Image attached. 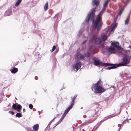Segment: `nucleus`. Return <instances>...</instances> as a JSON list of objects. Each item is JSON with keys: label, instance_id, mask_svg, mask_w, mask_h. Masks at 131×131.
<instances>
[{"label": "nucleus", "instance_id": "f257e3e1", "mask_svg": "<svg viewBox=\"0 0 131 131\" xmlns=\"http://www.w3.org/2000/svg\"><path fill=\"white\" fill-rule=\"evenodd\" d=\"M96 9L95 7L93 8L91 10V12L86 17L85 21L88 23L90 19V21H92V23L94 22L95 17V16L94 14Z\"/></svg>", "mask_w": 131, "mask_h": 131}, {"label": "nucleus", "instance_id": "f03ea898", "mask_svg": "<svg viewBox=\"0 0 131 131\" xmlns=\"http://www.w3.org/2000/svg\"><path fill=\"white\" fill-rule=\"evenodd\" d=\"M92 24H93V27L96 29L97 31H99L102 27L103 22L102 20L96 18L95 21H94V23Z\"/></svg>", "mask_w": 131, "mask_h": 131}, {"label": "nucleus", "instance_id": "7ed1b4c3", "mask_svg": "<svg viewBox=\"0 0 131 131\" xmlns=\"http://www.w3.org/2000/svg\"><path fill=\"white\" fill-rule=\"evenodd\" d=\"M92 90H93L95 94L102 93L105 91V89L100 86L93 85L92 87Z\"/></svg>", "mask_w": 131, "mask_h": 131}, {"label": "nucleus", "instance_id": "20e7f679", "mask_svg": "<svg viewBox=\"0 0 131 131\" xmlns=\"http://www.w3.org/2000/svg\"><path fill=\"white\" fill-rule=\"evenodd\" d=\"M131 57V56H130L129 59L128 58V56L127 55H125L123 58L122 59V62L118 64H117L118 67L124 66L126 64L129 63Z\"/></svg>", "mask_w": 131, "mask_h": 131}, {"label": "nucleus", "instance_id": "39448f33", "mask_svg": "<svg viewBox=\"0 0 131 131\" xmlns=\"http://www.w3.org/2000/svg\"><path fill=\"white\" fill-rule=\"evenodd\" d=\"M81 64V63L80 62H77L73 66L72 70L76 72L80 68Z\"/></svg>", "mask_w": 131, "mask_h": 131}, {"label": "nucleus", "instance_id": "423d86ee", "mask_svg": "<svg viewBox=\"0 0 131 131\" xmlns=\"http://www.w3.org/2000/svg\"><path fill=\"white\" fill-rule=\"evenodd\" d=\"M92 39L95 43L96 45L100 44L101 42V41L100 38H98L96 34H94L92 36Z\"/></svg>", "mask_w": 131, "mask_h": 131}, {"label": "nucleus", "instance_id": "0eeeda50", "mask_svg": "<svg viewBox=\"0 0 131 131\" xmlns=\"http://www.w3.org/2000/svg\"><path fill=\"white\" fill-rule=\"evenodd\" d=\"M96 119V116H91L90 117V119L89 121H87L83 123V125H88V124L93 122Z\"/></svg>", "mask_w": 131, "mask_h": 131}, {"label": "nucleus", "instance_id": "6e6552de", "mask_svg": "<svg viewBox=\"0 0 131 131\" xmlns=\"http://www.w3.org/2000/svg\"><path fill=\"white\" fill-rule=\"evenodd\" d=\"M61 17V14H56L54 17V19H56V20L54 24V26H56L57 25V24L59 21L60 20Z\"/></svg>", "mask_w": 131, "mask_h": 131}, {"label": "nucleus", "instance_id": "1a4fd4ad", "mask_svg": "<svg viewBox=\"0 0 131 131\" xmlns=\"http://www.w3.org/2000/svg\"><path fill=\"white\" fill-rule=\"evenodd\" d=\"M111 42V45L113 46V47H114L115 48H116L118 49H121V47L119 46V43L118 42H113L112 41Z\"/></svg>", "mask_w": 131, "mask_h": 131}, {"label": "nucleus", "instance_id": "9d476101", "mask_svg": "<svg viewBox=\"0 0 131 131\" xmlns=\"http://www.w3.org/2000/svg\"><path fill=\"white\" fill-rule=\"evenodd\" d=\"M119 49V52L122 54L123 55H124L125 56L126 55H127L128 56V51L124 49L123 48Z\"/></svg>", "mask_w": 131, "mask_h": 131}, {"label": "nucleus", "instance_id": "9b49d317", "mask_svg": "<svg viewBox=\"0 0 131 131\" xmlns=\"http://www.w3.org/2000/svg\"><path fill=\"white\" fill-rule=\"evenodd\" d=\"M113 116H111L110 115L109 116H107L106 117L104 118L99 123L97 124H99V125L98 126L96 127V129H97V128H98V127L103 122H104V121H105L106 120H107V119H108L111 118L113 117Z\"/></svg>", "mask_w": 131, "mask_h": 131}, {"label": "nucleus", "instance_id": "f8f14e48", "mask_svg": "<svg viewBox=\"0 0 131 131\" xmlns=\"http://www.w3.org/2000/svg\"><path fill=\"white\" fill-rule=\"evenodd\" d=\"M93 60L94 61V64L95 65L97 66L100 63V60L97 58L94 57L93 58Z\"/></svg>", "mask_w": 131, "mask_h": 131}, {"label": "nucleus", "instance_id": "ddd939ff", "mask_svg": "<svg viewBox=\"0 0 131 131\" xmlns=\"http://www.w3.org/2000/svg\"><path fill=\"white\" fill-rule=\"evenodd\" d=\"M111 66L106 68V69L110 70L111 69H115L118 67L117 64H112Z\"/></svg>", "mask_w": 131, "mask_h": 131}, {"label": "nucleus", "instance_id": "4468645a", "mask_svg": "<svg viewBox=\"0 0 131 131\" xmlns=\"http://www.w3.org/2000/svg\"><path fill=\"white\" fill-rule=\"evenodd\" d=\"M76 57L77 58L81 60L83 59L84 58V57L82 54L79 53L77 54Z\"/></svg>", "mask_w": 131, "mask_h": 131}, {"label": "nucleus", "instance_id": "2eb2a0df", "mask_svg": "<svg viewBox=\"0 0 131 131\" xmlns=\"http://www.w3.org/2000/svg\"><path fill=\"white\" fill-rule=\"evenodd\" d=\"M104 10L103 9L102 10L100 13L97 16L96 18L102 20L101 16L104 13Z\"/></svg>", "mask_w": 131, "mask_h": 131}, {"label": "nucleus", "instance_id": "dca6fc26", "mask_svg": "<svg viewBox=\"0 0 131 131\" xmlns=\"http://www.w3.org/2000/svg\"><path fill=\"white\" fill-rule=\"evenodd\" d=\"M99 4V2L98 0H92V4L93 6H97Z\"/></svg>", "mask_w": 131, "mask_h": 131}, {"label": "nucleus", "instance_id": "f3484780", "mask_svg": "<svg viewBox=\"0 0 131 131\" xmlns=\"http://www.w3.org/2000/svg\"><path fill=\"white\" fill-rule=\"evenodd\" d=\"M95 114L94 115V116H96V118H97V116L99 115L100 114L101 111L100 110H99L98 108H97L95 110Z\"/></svg>", "mask_w": 131, "mask_h": 131}, {"label": "nucleus", "instance_id": "a211bd4d", "mask_svg": "<svg viewBox=\"0 0 131 131\" xmlns=\"http://www.w3.org/2000/svg\"><path fill=\"white\" fill-rule=\"evenodd\" d=\"M5 15L6 16H8L11 15L12 14V12L11 9L7 10L5 13Z\"/></svg>", "mask_w": 131, "mask_h": 131}, {"label": "nucleus", "instance_id": "6ab92c4d", "mask_svg": "<svg viewBox=\"0 0 131 131\" xmlns=\"http://www.w3.org/2000/svg\"><path fill=\"white\" fill-rule=\"evenodd\" d=\"M72 107V106L70 105L67 108V109L65 110L64 113L67 114L69 112L70 110L71 109Z\"/></svg>", "mask_w": 131, "mask_h": 131}, {"label": "nucleus", "instance_id": "aec40b11", "mask_svg": "<svg viewBox=\"0 0 131 131\" xmlns=\"http://www.w3.org/2000/svg\"><path fill=\"white\" fill-rule=\"evenodd\" d=\"M103 82L101 80H99L96 83L94 84V85L100 86H102Z\"/></svg>", "mask_w": 131, "mask_h": 131}, {"label": "nucleus", "instance_id": "412c9836", "mask_svg": "<svg viewBox=\"0 0 131 131\" xmlns=\"http://www.w3.org/2000/svg\"><path fill=\"white\" fill-rule=\"evenodd\" d=\"M39 128V125L38 124H37L34 125L33 126V129L35 131H38Z\"/></svg>", "mask_w": 131, "mask_h": 131}, {"label": "nucleus", "instance_id": "4be33fe9", "mask_svg": "<svg viewBox=\"0 0 131 131\" xmlns=\"http://www.w3.org/2000/svg\"><path fill=\"white\" fill-rule=\"evenodd\" d=\"M10 70L12 73H15L18 71V68L15 67L13 69Z\"/></svg>", "mask_w": 131, "mask_h": 131}, {"label": "nucleus", "instance_id": "5701e85b", "mask_svg": "<svg viewBox=\"0 0 131 131\" xmlns=\"http://www.w3.org/2000/svg\"><path fill=\"white\" fill-rule=\"evenodd\" d=\"M112 65V64L110 63H102L101 64V65L103 66H105L106 67L107 66H110Z\"/></svg>", "mask_w": 131, "mask_h": 131}, {"label": "nucleus", "instance_id": "b1692460", "mask_svg": "<svg viewBox=\"0 0 131 131\" xmlns=\"http://www.w3.org/2000/svg\"><path fill=\"white\" fill-rule=\"evenodd\" d=\"M17 103L14 104L12 106V107L15 110H16L18 112H20L21 109H17L16 106H17Z\"/></svg>", "mask_w": 131, "mask_h": 131}, {"label": "nucleus", "instance_id": "393cba45", "mask_svg": "<svg viewBox=\"0 0 131 131\" xmlns=\"http://www.w3.org/2000/svg\"><path fill=\"white\" fill-rule=\"evenodd\" d=\"M103 53L104 54L108 55L109 54H110L112 53H113V52L109 51L108 50V51H103Z\"/></svg>", "mask_w": 131, "mask_h": 131}, {"label": "nucleus", "instance_id": "a878e982", "mask_svg": "<svg viewBox=\"0 0 131 131\" xmlns=\"http://www.w3.org/2000/svg\"><path fill=\"white\" fill-rule=\"evenodd\" d=\"M101 39L103 41H105L107 39V37L105 35H102L101 36Z\"/></svg>", "mask_w": 131, "mask_h": 131}, {"label": "nucleus", "instance_id": "bb28decb", "mask_svg": "<svg viewBox=\"0 0 131 131\" xmlns=\"http://www.w3.org/2000/svg\"><path fill=\"white\" fill-rule=\"evenodd\" d=\"M48 3L47 2L44 5V9L45 11L47 10L48 9Z\"/></svg>", "mask_w": 131, "mask_h": 131}, {"label": "nucleus", "instance_id": "cd10ccee", "mask_svg": "<svg viewBox=\"0 0 131 131\" xmlns=\"http://www.w3.org/2000/svg\"><path fill=\"white\" fill-rule=\"evenodd\" d=\"M117 24L116 23H115L112 28L111 31H110V32L113 31L115 28L117 27Z\"/></svg>", "mask_w": 131, "mask_h": 131}, {"label": "nucleus", "instance_id": "c85d7f7f", "mask_svg": "<svg viewBox=\"0 0 131 131\" xmlns=\"http://www.w3.org/2000/svg\"><path fill=\"white\" fill-rule=\"evenodd\" d=\"M75 100V99L74 98H72L71 99V102L70 105L73 106L74 103V101Z\"/></svg>", "mask_w": 131, "mask_h": 131}, {"label": "nucleus", "instance_id": "c756f323", "mask_svg": "<svg viewBox=\"0 0 131 131\" xmlns=\"http://www.w3.org/2000/svg\"><path fill=\"white\" fill-rule=\"evenodd\" d=\"M115 48L114 47L111 46L108 48V50L109 51H112L115 50Z\"/></svg>", "mask_w": 131, "mask_h": 131}, {"label": "nucleus", "instance_id": "7c9ffc66", "mask_svg": "<svg viewBox=\"0 0 131 131\" xmlns=\"http://www.w3.org/2000/svg\"><path fill=\"white\" fill-rule=\"evenodd\" d=\"M21 1L22 0H18L15 4V6H18L20 3Z\"/></svg>", "mask_w": 131, "mask_h": 131}, {"label": "nucleus", "instance_id": "2f4dec72", "mask_svg": "<svg viewBox=\"0 0 131 131\" xmlns=\"http://www.w3.org/2000/svg\"><path fill=\"white\" fill-rule=\"evenodd\" d=\"M90 54L89 52H88L87 53H85V57L87 58L90 57Z\"/></svg>", "mask_w": 131, "mask_h": 131}, {"label": "nucleus", "instance_id": "473e14b6", "mask_svg": "<svg viewBox=\"0 0 131 131\" xmlns=\"http://www.w3.org/2000/svg\"><path fill=\"white\" fill-rule=\"evenodd\" d=\"M110 0H107V1L105 2L104 4V8H106V6L108 4V2Z\"/></svg>", "mask_w": 131, "mask_h": 131}, {"label": "nucleus", "instance_id": "72a5a7b5", "mask_svg": "<svg viewBox=\"0 0 131 131\" xmlns=\"http://www.w3.org/2000/svg\"><path fill=\"white\" fill-rule=\"evenodd\" d=\"M16 117H18L19 118L22 117V115L20 113H17L15 116Z\"/></svg>", "mask_w": 131, "mask_h": 131}, {"label": "nucleus", "instance_id": "f704fd0d", "mask_svg": "<svg viewBox=\"0 0 131 131\" xmlns=\"http://www.w3.org/2000/svg\"><path fill=\"white\" fill-rule=\"evenodd\" d=\"M130 16H129L127 18L126 20L125 21V24L126 25L129 22V20L130 18Z\"/></svg>", "mask_w": 131, "mask_h": 131}, {"label": "nucleus", "instance_id": "c9c22d12", "mask_svg": "<svg viewBox=\"0 0 131 131\" xmlns=\"http://www.w3.org/2000/svg\"><path fill=\"white\" fill-rule=\"evenodd\" d=\"M84 31V29L83 28H82L79 31V35H81L82 33Z\"/></svg>", "mask_w": 131, "mask_h": 131}, {"label": "nucleus", "instance_id": "e433bc0d", "mask_svg": "<svg viewBox=\"0 0 131 131\" xmlns=\"http://www.w3.org/2000/svg\"><path fill=\"white\" fill-rule=\"evenodd\" d=\"M16 107L17 108V109H21L22 108V106L20 104H17V106H16Z\"/></svg>", "mask_w": 131, "mask_h": 131}, {"label": "nucleus", "instance_id": "4c0bfd02", "mask_svg": "<svg viewBox=\"0 0 131 131\" xmlns=\"http://www.w3.org/2000/svg\"><path fill=\"white\" fill-rule=\"evenodd\" d=\"M123 9H122L120 10L119 11V13L117 15H118H118L120 16L122 14V12L123 11Z\"/></svg>", "mask_w": 131, "mask_h": 131}, {"label": "nucleus", "instance_id": "58836bf2", "mask_svg": "<svg viewBox=\"0 0 131 131\" xmlns=\"http://www.w3.org/2000/svg\"><path fill=\"white\" fill-rule=\"evenodd\" d=\"M56 47L55 46H53L52 47V48L51 50V52H52L56 49Z\"/></svg>", "mask_w": 131, "mask_h": 131}, {"label": "nucleus", "instance_id": "ea45409f", "mask_svg": "<svg viewBox=\"0 0 131 131\" xmlns=\"http://www.w3.org/2000/svg\"><path fill=\"white\" fill-rule=\"evenodd\" d=\"M67 114H66L65 113H64L63 114V115L61 117V119H62V120L64 119V117L66 116V115Z\"/></svg>", "mask_w": 131, "mask_h": 131}, {"label": "nucleus", "instance_id": "a19ab883", "mask_svg": "<svg viewBox=\"0 0 131 131\" xmlns=\"http://www.w3.org/2000/svg\"><path fill=\"white\" fill-rule=\"evenodd\" d=\"M56 117H54L53 119H52L51 121L49 123L48 125V126H50V125L51 124V123L56 118Z\"/></svg>", "mask_w": 131, "mask_h": 131}, {"label": "nucleus", "instance_id": "79ce46f5", "mask_svg": "<svg viewBox=\"0 0 131 131\" xmlns=\"http://www.w3.org/2000/svg\"><path fill=\"white\" fill-rule=\"evenodd\" d=\"M33 106L32 104H30L29 105V107L31 109H32L33 108Z\"/></svg>", "mask_w": 131, "mask_h": 131}, {"label": "nucleus", "instance_id": "37998d69", "mask_svg": "<svg viewBox=\"0 0 131 131\" xmlns=\"http://www.w3.org/2000/svg\"><path fill=\"white\" fill-rule=\"evenodd\" d=\"M118 17V15H117L114 18V23L116 22L117 19Z\"/></svg>", "mask_w": 131, "mask_h": 131}, {"label": "nucleus", "instance_id": "c03bdc74", "mask_svg": "<svg viewBox=\"0 0 131 131\" xmlns=\"http://www.w3.org/2000/svg\"><path fill=\"white\" fill-rule=\"evenodd\" d=\"M8 113L11 114L12 115H14V113L12 111H9L8 112Z\"/></svg>", "mask_w": 131, "mask_h": 131}, {"label": "nucleus", "instance_id": "a18cd8bd", "mask_svg": "<svg viewBox=\"0 0 131 131\" xmlns=\"http://www.w3.org/2000/svg\"><path fill=\"white\" fill-rule=\"evenodd\" d=\"M114 85L115 86V87L117 88L118 87V85L117 83H116L115 84H114Z\"/></svg>", "mask_w": 131, "mask_h": 131}, {"label": "nucleus", "instance_id": "49530a36", "mask_svg": "<svg viewBox=\"0 0 131 131\" xmlns=\"http://www.w3.org/2000/svg\"><path fill=\"white\" fill-rule=\"evenodd\" d=\"M99 47L101 48H104V46L103 45H101L99 46Z\"/></svg>", "mask_w": 131, "mask_h": 131}, {"label": "nucleus", "instance_id": "de8ad7c7", "mask_svg": "<svg viewBox=\"0 0 131 131\" xmlns=\"http://www.w3.org/2000/svg\"><path fill=\"white\" fill-rule=\"evenodd\" d=\"M86 41H87V39H86L85 40H84L83 41V44H84L85 43H86Z\"/></svg>", "mask_w": 131, "mask_h": 131}, {"label": "nucleus", "instance_id": "09e8293b", "mask_svg": "<svg viewBox=\"0 0 131 131\" xmlns=\"http://www.w3.org/2000/svg\"><path fill=\"white\" fill-rule=\"evenodd\" d=\"M62 120H63L62 119L60 118L58 122L60 123L62 121Z\"/></svg>", "mask_w": 131, "mask_h": 131}, {"label": "nucleus", "instance_id": "8fccbe9b", "mask_svg": "<svg viewBox=\"0 0 131 131\" xmlns=\"http://www.w3.org/2000/svg\"><path fill=\"white\" fill-rule=\"evenodd\" d=\"M125 75L127 77H129L128 76V74L127 73H126L125 74Z\"/></svg>", "mask_w": 131, "mask_h": 131}, {"label": "nucleus", "instance_id": "3c124183", "mask_svg": "<svg viewBox=\"0 0 131 131\" xmlns=\"http://www.w3.org/2000/svg\"><path fill=\"white\" fill-rule=\"evenodd\" d=\"M111 87L113 88L114 89H115L116 88L115 87V86L114 85H113V86H112V85L111 86Z\"/></svg>", "mask_w": 131, "mask_h": 131}, {"label": "nucleus", "instance_id": "603ef678", "mask_svg": "<svg viewBox=\"0 0 131 131\" xmlns=\"http://www.w3.org/2000/svg\"><path fill=\"white\" fill-rule=\"evenodd\" d=\"M54 1H56V2L57 3H58L60 2V0H54Z\"/></svg>", "mask_w": 131, "mask_h": 131}, {"label": "nucleus", "instance_id": "864d4df0", "mask_svg": "<svg viewBox=\"0 0 131 131\" xmlns=\"http://www.w3.org/2000/svg\"><path fill=\"white\" fill-rule=\"evenodd\" d=\"M35 79L36 80H37L38 79V78L36 76L35 77Z\"/></svg>", "mask_w": 131, "mask_h": 131}, {"label": "nucleus", "instance_id": "5fc2aeb1", "mask_svg": "<svg viewBox=\"0 0 131 131\" xmlns=\"http://www.w3.org/2000/svg\"><path fill=\"white\" fill-rule=\"evenodd\" d=\"M130 0H127L126 2L127 4H128Z\"/></svg>", "mask_w": 131, "mask_h": 131}, {"label": "nucleus", "instance_id": "6e6d98bb", "mask_svg": "<svg viewBox=\"0 0 131 131\" xmlns=\"http://www.w3.org/2000/svg\"><path fill=\"white\" fill-rule=\"evenodd\" d=\"M122 125H121L119 127V128L118 129V130L117 131H119V130H120V129H121V126H122Z\"/></svg>", "mask_w": 131, "mask_h": 131}, {"label": "nucleus", "instance_id": "4d7b16f0", "mask_svg": "<svg viewBox=\"0 0 131 131\" xmlns=\"http://www.w3.org/2000/svg\"><path fill=\"white\" fill-rule=\"evenodd\" d=\"M126 120H124L122 124H124V123H126Z\"/></svg>", "mask_w": 131, "mask_h": 131}, {"label": "nucleus", "instance_id": "13d9d810", "mask_svg": "<svg viewBox=\"0 0 131 131\" xmlns=\"http://www.w3.org/2000/svg\"><path fill=\"white\" fill-rule=\"evenodd\" d=\"M129 119H128L127 118L126 120H126V121H127V122H128V121H129Z\"/></svg>", "mask_w": 131, "mask_h": 131}, {"label": "nucleus", "instance_id": "bf43d9fd", "mask_svg": "<svg viewBox=\"0 0 131 131\" xmlns=\"http://www.w3.org/2000/svg\"><path fill=\"white\" fill-rule=\"evenodd\" d=\"M77 96V95H75L74 96V97H73V98H75H75H76V97Z\"/></svg>", "mask_w": 131, "mask_h": 131}, {"label": "nucleus", "instance_id": "052dcab7", "mask_svg": "<svg viewBox=\"0 0 131 131\" xmlns=\"http://www.w3.org/2000/svg\"><path fill=\"white\" fill-rule=\"evenodd\" d=\"M54 125H55L54 126V128L57 125H58V124H57V123H56Z\"/></svg>", "mask_w": 131, "mask_h": 131}, {"label": "nucleus", "instance_id": "680f3d73", "mask_svg": "<svg viewBox=\"0 0 131 131\" xmlns=\"http://www.w3.org/2000/svg\"><path fill=\"white\" fill-rule=\"evenodd\" d=\"M83 117L84 118H85L86 117V116L85 115H84L83 116Z\"/></svg>", "mask_w": 131, "mask_h": 131}, {"label": "nucleus", "instance_id": "e2e57ef3", "mask_svg": "<svg viewBox=\"0 0 131 131\" xmlns=\"http://www.w3.org/2000/svg\"><path fill=\"white\" fill-rule=\"evenodd\" d=\"M23 112H25V108H24L23 110Z\"/></svg>", "mask_w": 131, "mask_h": 131}, {"label": "nucleus", "instance_id": "0e129e2a", "mask_svg": "<svg viewBox=\"0 0 131 131\" xmlns=\"http://www.w3.org/2000/svg\"><path fill=\"white\" fill-rule=\"evenodd\" d=\"M128 48L131 49V46L129 45L128 47Z\"/></svg>", "mask_w": 131, "mask_h": 131}, {"label": "nucleus", "instance_id": "69168bd1", "mask_svg": "<svg viewBox=\"0 0 131 131\" xmlns=\"http://www.w3.org/2000/svg\"><path fill=\"white\" fill-rule=\"evenodd\" d=\"M28 129L29 130H31V128H28Z\"/></svg>", "mask_w": 131, "mask_h": 131}, {"label": "nucleus", "instance_id": "338daca9", "mask_svg": "<svg viewBox=\"0 0 131 131\" xmlns=\"http://www.w3.org/2000/svg\"><path fill=\"white\" fill-rule=\"evenodd\" d=\"M121 84L122 85L123 84V82H121Z\"/></svg>", "mask_w": 131, "mask_h": 131}, {"label": "nucleus", "instance_id": "774afa93", "mask_svg": "<svg viewBox=\"0 0 131 131\" xmlns=\"http://www.w3.org/2000/svg\"><path fill=\"white\" fill-rule=\"evenodd\" d=\"M127 51H128V52L130 53V50H127Z\"/></svg>", "mask_w": 131, "mask_h": 131}]
</instances>
